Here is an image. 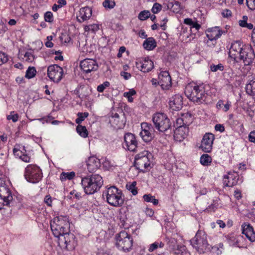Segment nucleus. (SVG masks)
<instances>
[{
  "instance_id": "49530a36",
  "label": "nucleus",
  "mask_w": 255,
  "mask_h": 255,
  "mask_svg": "<svg viewBox=\"0 0 255 255\" xmlns=\"http://www.w3.org/2000/svg\"><path fill=\"white\" fill-rule=\"evenodd\" d=\"M103 5L106 8L111 9L114 7L115 6V2L114 1L110 0H105L103 2Z\"/></svg>"
},
{
  "instance_id": "c85d7f7f",
  "label": "nucleus",
  "mask_w": 255,
  "mask_h": 255,
  "mask_svg": "<svg viewBox=\"0 0 255 255\" xmlns=\"http://www.w3.org/2000/svg\"><path fill=\"white\" fill-rule=\"evenodd\" d=\"M226 238L231 246L237 247H240V242L243 239V236L238 235L234 233L228 235Z\"/></svg>"
},
{
  "instance_id": "e2e57ef3",
  "label": "nucleus",
  "mask_w": 255,
  "mask_h": 255,
  "mask_svg": "<svg viewBox=\"0 0 255 255\" xmlns=\"http://www.w3.org/2000/svg\"><path fill=\"white\" fill-rule=\"evenodd\" d=\"M121 75L123 77L125 80L129 79L131 76L130 73L125 71L121 72Z\"/></svg>"
},
{
  "instance_id": "8fccbe9b",
  "label": "nucleus",
  "mask_w": 255,
  "mask_h": 255,
  "mask_svg": "<svg viewBox=\"0 0 255 255\" xmlns=\"http://www.w3.org/2000/svg\"><path fill=\"white\" fill-rule=\"evenodd\" d=\"M110 85V84L108 81L104 82L103 84L99 85L97 87V91L99 92H103L104 90L107 88Z\"/></svg>"
},
{
  "instance_id": "4d7b16f0",
  "label": "nucleus",
  "mask_w": 255,
  "mask_h": 255,
  "mask_svg": "<svg viewBox=\"0 0 255 255\" xmlns=\"http://www.w3.org/2000/svg\"><path fill=\"white\" fill-rule=\"evenodd\" d=\"M248 16L246 15H244L243 16V19L240 20L239 21V24L240 26L243 27H245L246 25L247 24V20H248Z\"/></svg>"
},
{
  "instance_id": "393cba45",
  "label": "nucleus",
  "mask_w": 255,
  "mask_h": 255,
  "mask_svg": "<svg viewBox=\"0 0 255 255\" xmlns=\"http://www.w3.org/2000/svg\"><path fill=\"white\" fill-rule=\"evenodd\" d=\"M183 98L180 95H175L169 102L170 107L175 111H178L182 108Z\"/></svg>"
},
{
  "instance_id": "58836bf2",
  "label": "nucleus",
  "mask_w": 255,
  "mask_h": 255,
  "mask_svg": "<svg viewBox=\"0 0 255 255\" xmlns=\"http://www.w3.org/2000/svg\"><path fill=\"white\" fill-rule=\"evenodd\" d=\"M144 200L147 202H151L154 205H157L158 204V200L155 198V197L152 196L151 194H145L143 196Z\"/></svg>"
},
{
  "instance_id": "5fc2aeb1",
  "label": "nucleus",
  "mask_w": 255,
  "mask_h": 255,
  "mask_svg": "<svg viewBox=\"0 0 255 255\" xmlns=\"http://www.w3.org/2000/svg\"><path fill=\"white\" fill-rule=\"evenodd\" d=\"M44 19L46 21L51 22L53 19V14L51 12L47 11L44 14Z\"/></svg>"
},
{
  "instance_id": "f8f14e48",
  "label": "nucleus",
  "mask_w": 255,
  "mask_h": 255,
  "mask_svg": "<svg viewBox=\"0 0 255 255\" xmlns=\"http://www.w3.org/2000/svg\"><path fill=\"white\" fill-rule=\"evenodd\" d=\"M255 58V54L252 47L249 45L243 48V51L241 52L238 59L243 60L245 65H250L252 64Z\"/></svg>"
},
{
  "instance_id": "4c0bfd02",
  "label": "nucleus",
  "mask_w": 255,
  "mask_h": 255,
  "mask_svg": "<svg viewBox=\"0 0 255 255\" xmlns=\"http://www.w3.org/2000/svg\"><path fill=\"white\" fill-rule=\"evenodd\" d=\"M77 116L78 118L76 119L75 123L80 125V124L89 116V113L88 112H79L77 113Z\"/></svg>"
},
{
  "instance_id": "0eeeda50",
  "label": "nucleus",
  "mask_w": 255,
  "mask_h": 255,
  "mask_svg": "<svg viewBox=\"0 0 255 255\" xmlns=\"http://www.w3.org/2000/svg\"><path fill=\"white\" fill-rule=\"evenodd\" d=\"M117 247L125 252L129 251L133 245V239L131 235L125 231H122L115 237Z\"/></svg>"
},
{
  "instance_id": "a211bd4d",
  "label": "nucleus",
  "mask_w": 255,
  "mask_h": 255,
  "mask_svg": "<svg viewBox=\"0 0 255 255\" xmlns=\"http://www.w3.org/2000/svg\"><path fill=\"white\" fill-rule=\"evenodd\" d=\"M81 70L86 73L95 71L98 69L97 62L93 59H85L81 61L80 64Z\"/></svg>"
},
{
  "instance_id": "ddd939ff",
  "label": "nucleus",
  "mask_w": 255,
  "mask_h": 255,
  "mask_svg": "<svg viewBox=\"0 0 255 255\" xmlns=\"http://www.w3.org/2000/svg\"><path fill=\"white\" fill-rule=\"evenodd\" d=\"M138 143L135 135L131 133H127L124 136L123 147L130 151L135 152L137 148Z\"/></svg>"
},
{
  "instance_id": "de8ad7c7",
  "label": "nucleus",
  "mask_w": 255,
  "mask_h": 255,
  "mask_svg": "<svg viewBox=\"0 0 255 255\" xmlns=\"http://www.w3.org/2000/svg\"><path fill=\"white\" fill-rule=\"evenodd\" d=\"M59 39L62 43H67L70 42L71 38L69 35L66 33H62L61 36L59 37Z\"/></svg>"
},
{
  "instance_id": "bb28decb",
  "label": "nucleus",
  "mask_w": 255,
  "mask_h": 255,
  "mask_svg": "<svg viewBox=\"0 0 255 255\" xmlns=\"http://www.w3.org/2000/svg\"><path fill=\"white\" fill-rule=\"evenodd\" d=\"M222 34L223 31L217 26L209 28L206 32V36L211 41L219 38Z\"/></svg>"
},
{
  "instance_id": "ea45409f",
  "label": "nucleus",
  "mask_w": 255,
  "mask_h": 255,
  "mask_svg": "<svg viewBox=\"0 0 255 255\" xmlns=\"http://www.w3.org/2000/svg\"><path fill=\"white\" fill-rule=\"evenodd\" d=\"M36 73V70L34 67H29L26 70L25 77L31 79L34 77Z\"/></svg>"
},
{
  "instance_id": "f3484780",
  "label": "nucleus",
  "mask_w": 255,
  "mask_h": 255,
  "mask_svg": "<svg viewBox=\"0 0 255 255\" xmlns=\"http://www.w3.org/2000/svg\"><path fill=\"white\" fill-rule=\"evenodd\" d=\"M215 139L214 135L211 133H206L202 140L200 148L205 152L211 151Z\"/></svg>"
},
{
  "instance_id": "c03bdc74",
  "label": "nucleus",
  "mask_w": 255,
  "mask_h": 255,
  "mask_svg": "<svg viewBox=\"0 0 255 255\" xmlns=\"http://www.w3.org/2000/svg\"><path fill=\"white\" fill-rule=\"evenodd\" d=\"M7 157V152L5 151H3L2 147L0 151V164L3 165L5 164Z\"/></svg>"
},
{
  "instance_id": "7c9ffc66",
  "label": "nucleus",
  "mask_w": 255,
  "mask_h": 255,
  "mask_svg": "<svg viewBox=\"0 0 255 255\" xmlns=\"http://www.w3.org/2000/svg\"><path fill=\"white\" fill-rule=\"evenodd\" d=\"M143 46L147 50H152L156 46V42L153 37L147 38L143 42Z\"/></svg>"
},
{
  "instance_id": "2f4dec72",
  "label": "nucleus",
  "mask_w": 255,
  "mask_h": 255,
  "mask_svg": "<svg viewBox=\"0 0 255 255\" xmlns=\"http://www.w3.org/2000/svg\"><path fill=\"white\" fill-rule=\"evenodd\" d=\"M246 91L250 96H255V78L249 80L246 86Z\"/></svg>"
},
{
  "instance_id": "052dcab7",
  "label": "nucleus",
  "mask_w": 255,
  "mask_h": 255,
  "mask_svg": "<svg viewBox=\"0 0 255 255\" xmlns=\"http://www.w3.org/2000/svg\"><path fill=\"white\" fill-rule=\"evenodd\" d=\"M249 140L255 143V130L252 131L249 135Z\"/></svg>"
},
{
  "instance_id": "5701e85b",
  "label": "nucleus",
  "mask_w": 255,
  "mask_h": 255,
  "mask_svg": "<svg viewBox=\"0 0 255 255\" xmlns=\"http://www.w3.org/2000/svg\"><path fill=\"white\" fill-rule=\"evenodd\" d=\"M101 166V162L99 159L95 156L90 157L87 161V169L89 172L96 171Z\"/></svg>"
},
{
  "instance_id": "a19ab883",
  "label": "nucleus",
  "mask_w": 255,
  "mask_h": 255,
  "mask_svg": "<svg viewBox=\"0 0 255 255\" xmlns=\"http://www.w3.org/2000/svg\"><path fill=\"white\" fill-rule=\"evenodd\" d=\"M135 94L136 91L134 89H130L128 92H125L124 93V96L128 98V102H132L133 101V98L131 96Z\"/></svg>"
},
{
  "instance_id": "6ab92c4d",
  "label": "nucleus",
  "mask_w": 255,
  "mask_h": 255,
  "mask_svg": "<svg viewBox=\"0 0 255 255\" xmlns=\"http://www.w3.org/2000/svg\"><path fill=\"white\" fill-rule=\"evenodd\" d=\"M158 84L162 89L167 90L171 86V78L168 71L160 72L158 75Z\"/></svg>"
},
{
  "instance_id": "79ce46f5",
  "label": "nucleus",
  "mask_w": 255,
  "mask_h": 255,
  "mask_svg": "<svg viewBox=\"0 0 255 255\" xmlns=\"http://www.w3.org/2000/svg\"><path fill=\"white\" fill-rule=\"evenodd\" d=\"M150 16V13L148 10H143L141 11L138 15V18L140 20H145Z\"/></svg>"
},
{
  "instance_id": "7ed1b4c3",
  "label": "nucleus",
  "mask_w": 255,
  "mask_h": 255,
  "mask_svg": "<svg viewBox=\"0 0 255 255\" xmlns=\"http://www.w3.org/2000/svg\"><path fill=\"white\" fill-rule=\"evenodd\" d=\"M53 235L57 238L70 232V224L66 217H56L50 223Z\"/></svg>"
},
{
  "instance_id": "6e6552de",
  "label": "nucleus",
  "mask_w": 255,
  "mask_h": 255,
  "mask_svg": "<svg viewBox=\"0 0 255 255\" xmlns=\"http://www.w3.org/2000/svg\"><path fill=\"white\" fill-rule=\"evenodd\" d=\"M24 177L27 181L37 183L42 179V171L36 165L29 164L25 169Z\"/></svg>"
},
{
  "instance_id": "bf43d9fd",
  "label": "nucleus",
  "mask_w": 255,
  "mask_h": 255,
  "mask_svg": "<svg viewBox=\"0 0 255 255\" xmlns=\"http://www.w3.org/2000/svg\"><path fill=\"white\" fill-rule=\"evenodd\" d=\"M44 202L48 206H51L52 205V199L51 197L49 195H46L44 198Z\"/></svg>"
},
{
  "instance_id": "2eb2a0df",
  "label": "nucleus",
  "mask_w": 255,
  "mask_h": 255,
  "mask_svg": "<svg viewBox=\"0 0 255 255\" xmlns=\"http://www.w3.org/2000/svg\"><path fill=\"white\" fill-rule=\"evenodd\" d=\"M247 45L240 40H237L232 43L229 50V56L234 59L235 60L237 61L239 57L240 56L241 52L243 51V48Z\"/></svg>"
},
{
  "instance_id": "3c124183",
  "label": "nucleus",
  "mask_w": 255,
  "mask_h": 255,
  "mask_svg": "<svg viewBox=\"0 0 255 255\" xmlns=\"http://www.w3.org/2000/svg\"><path fill=\"white\" fill-rule=\"evenodd\" d=\"M24 58L25 60L28 62H32L34 59V56L30 52H26L24 55Z\"/></svg>"
},
{
  "instance_id": "412c9836",
  "label": "nucleus",
  "mask_w": 255,
  "mask_h": 255,
  "mask_svg": "<svg viewBox=\"0 0 255 255\" xmlns=\"http://www.w3.org/2000/svg\"><path fill=\"white\" fill-rule=\"evenodd\" d=\"M192 117L191 115L188 114H183L181 117L177 118L174 125V128L188 127L192 122Z\"/></svg>"
},
{
  "instance_id": "603ef678",
  "label": "nucleus",
  "mask_w": 255,
  "mask_h": 255,
  "mask_svg": "<svg viewBox=\"0 0 255 255\" xmlns=\"http://www.w3.org/2000/svg\"><path fill=\"white\" fill-rule=\"evenodd\" d=\"M161 5L158 3L156 2L153 4L151 9V11L153 13H157L161 10Z\"/></svg>"
},
{
  "instance_id": "4be33fe9",
  "label": "nucleus",
  "mask_w": 255,
  "mask_h": 255,
  "mask_svg": "<svg viewBox=\"0 0 255 255\" xmlns=\"http://www.w3.org/2000/svg\"><path fill=\"white\" fill-rule=\"evenodd\" d=\"M242 233L251 242L255 241V232L253 227L249 224L244 223L242 225Z\"/></svg>"
},
{
  "instance_id": "4468645a",
  "label": "nucleus",
  "mask_w": 255,
  "mask_h": 255,
  "mask_svg": "<svg viewBox=\"0 0 255 255\" xmlns=\"http://www.w3.org/2000/svg\"><path fill=\"white\" fill-rule=\"evenodd\" d=\"M142 130L140 135L143 140L145 142H149L152 140L154 136V129L151 124L146 123L141 125Z\"/></svg>"
},
{
  "instance_id": "c9c22d12",
  "label": "nucleus",
  "mask_w": 255,
  "mask_h": 255,
  "mask_svg": "<svg viewBox=\"0 0 255 255\" xmlns=\"http://www.w3.org/2000/svg\"><path fill=\"white\" fill-rule=\"evenodd\" d=\"M75 176L74 172L72 171L70 172H62L60 176V179L62 181H65L66 180H71Z\"/></svg>"
},
{
  "instance_id": "20e7f679",
  "label": "nucleus",
  "mask_w": 255,
  "mask_h": 255,
  "mask_svg": "<svg viewBox=\"0 0 255 255\" xmlns=\"http://www.w3.org/2000/svg\"><path fill=\"white\" fill-rule=\"evenodd\" d=\"M106 196L107 202L111 206L114 207H121L124 203V196L122 191L115 186L108 188L106 191L103 192V195Z\"/></svg>"
},
{
  "instance_id": "c756f323",
  "label": "nucleus",
  "mask_w": 255,
  "mask_h": 255,
  "mask_svg": "<svg viewBox=\"0 0 255 255\" xmlns=\"http://www.w3.org/2000/svg\"><path fill=\"white\" fill-rule=\"evenodd\" d=\"M167 6L168 9L175 13H178L181 9L180 3L175 0H169L167 3Z\"/></svg>"
},
{
  "instance_id": "680f3d73",
  "label": "nucleus",
  "mask_w": 255,
  "mask_h": 255,
  "mask_svg": "<svg viewBox=\"0 0 255 255\" xmlns=\"http://www.w3.org/2000/svg\"><path fill=\"white\" fill-rule=\"evenodd\" d=\"M159 243L155 242L150 245L148 251L150 252H153L154 250L156 249L158 247Z\"/></svg>"
},
{
  "instance_id": "b1692460",
  "label": "nucleus",
  "mask_w": 255,
  "mask_h": 255,
  "mask_svg": "<svg viewBox=\"0 0 255 255\" xmlns=\"http://www.w3.org/2000/svg\"><path fill=\"white\" fill-rule=\"evenodd\" d=\"M189 132L188 127L176 128L174 130V137L175 140L182 141L186 137Z\"/></svg>"
},
{
  "instance_id": "e433bc0d",
  "label": "nucleus",
  "mask_w": 255,
  "mask_h": 255,
  "mask_svg": "<svg viewBox=\"0 0 255 255\" xmlns=\"http://www.w3.org/2000/svg\"><path fill=\"white\" fill-rule=\"evenodd\" d=\"M76 130L79 134L82 137L85 138L88 136V132L85 126L78 125L76 128Z\"/></svg>"
},
{
  "instance_id": "6e6d98bb",
  "label": "nucleus",
  "mask_w": 255,
  "mask_h": 255,
  "mask_svg": "<svg viewBox=\"0 0 255 255\" xmlns=\"http://www.w3.org/2000/svg\"><path fill=\"white\" fill-rule=\"evenodd\" d=\"M7 60V56L5 53L0 51V65L6 63Z\"/></svg>"
},
{
  "instance_id": "423d86ee",
  "label": "nucleus",
  "mask_w": 255,
  "mask_h": 255,
  "mask_svg": "<svg viewBox=\"0 0 255 255\" xmlns=\"http://www.w3.org/2000/svg\"><path fill=\"white\" fill-rule=\"evenodd\" d=\"M152 120L155 128L159 131L171 133V123L165 114L157 113L153 115Z\"/></svg>"
},
{
  "instance_id": "1a4fd4ad",
  "label": "nucleus",
  "mask_w": 255,
  "mask_h": 255,
  "mask_svg": "<svg viewBox=\"0 0 255 255\" xmlns=\"http://www.w3.org/2000/svg\"><path fill=\"white\" fill-rule=\"evenodd\" d=\"M147 152L137 154L135 157L134 166L140 172H145L150 167V162L146 155Z\"/></svg>"
},
{
  "instance_id": "f03ea898",
  "label": "nucleus",
  "mask_w": 255,
  "mask_h": 255,
  "mask_svg": "<svg viewBox=\"0 0 255 255\" xmlns=\"http://www.w3.org/2000/svg\"><path fill=\"white\" fill-rule=\"evenodd\" d=\"M81 184L86 194H93L101 188L103 180L99 174H92L82 178Z\"/></svg>"
},
{
  "instance_id": "774afa93",
  "label": "nucleus",
  "mask_w": 255,
  "mask_h": 255,
  "mask_svg": "<svg viewBox=\"0 0 255 255\" xmlns=\"http://www.w3.org/2000/svg\"><path fill=\"white\" fill-rule=\"evenodd\" d=\"M96 255H109V254L104 249H98Z\"/></svg>"
},
{
  "instance_id": "09e8293b",
  "label": "nucleus",
  "mask_w": 255,
  "mask_h": 255,
  "mask_svg": "<svg viewBox=\"0 0 255 255\" xmlns=\"http://www.w3.org/2000/svg\"><path fill=\"white\" fill-rule=\"evenodd\" d=\"M99 26L97 24H90L89 25H87L85 27V31H92L93 32H95L99 29Z\"/></svg>"
},
{
  "instance_id": "f257e3e1",
  "label": "nucleus",
  "mask_w": 255,
  "mask_h": 255,
  "mask_svg": "<svg viewBox=\"0 0 255 255\" xmlns=\"http://www.w3.org/2000/svg\"><path fill=\"white\" fill-rule=\"evenodd\" d=\"M185 94L190 101L198 104L205 102L207 96L204 86L195 83H189L186 85Z\"/></svg>"
},
{
  "instance_id": "a878e982",
  "label": "nucleus",
  "mask_w": 255,
  "mask_h": 255,
  "mask_svg": "<svg viewBox=\"0 0 255 255\" xmlns=\"http://www.w3.org/2000/svg\"><path fill=\"white\" fill-rule=\"evenodd\" d=\"M238 180L239 177L236 173H229L224 176V184L227 187H233L237 184Z\"/></svg>"
},
{
  "instance_id": "9b49d317",
  "label": "nucleus",
  "mask_w": 255,
  "mask_h": 255,
  "mask_svg": "<svg viewBox=\"0 0 255 255\" xmlns=\"http://www.w3.org/2000/svg\"><path fill=\"white\" fill-rule=\"evenodd\" d=\"M63 74V69L56 64L50 65L47 68L48 76L54 82H59L62 79Z\"/></svg>"
},
{
  "instance_id": "69168bd1",
  "label": "nucleus",
  "mask_w": 255,
  "mask_h": 255,
  "mask_svg": "<svg viewBox=\"0 0 255 255\" xmlns=\"http://www.w3.org/2000/svg\"><path fill=\"white\" fill-rule=\"evenodd\" d=\"M222 14L224 17H228L232 15V12L229 9H225L222 12Z\"/></svg>"
},
{
  "instance_id": "864d4df0",
  "label": "nucleus",
  "mask_w": 255,
  "mask_h": 255,
  "mask_svg": "<svg viewBox=\"0 0 255 255\" xmlns=\"http://www.w3.org/2000/svg\"><path fill=\"white\" fill-rule=\"evenodd\" d=\"M136 182H133L129 186L128 190L132 193L133 195L137 194V190L135 187Z\"/></svg>"
},
{
  "instance_id": "0e129e2a",
  "label": "nucleus",
  "mask_w": 255,
  "mask_h": 255,
  "mask_svg": "<svg viewBox=\"0 0 255 255\" xmlns=\"http://www.w3.org/2000/svg\"><path fill=\"white\" fill-rule=\"evenodd\" d=\"M215 129L216 130L220 131V132H223L225 130L224 126L221 124H217L215 126Z\"/></svg>"
},
{
  "instance_id": "13d9d810",
  "label": "nucleus",
  "mask_w": 255,
  "mask_h": 255,
  "mask_svg": "<svg viewBox=\"0 0 255 255\" xmlns=\"http://www.w3.org/2000/svg\"><path fill=\"white\" fill-rule=\"evenodd\" d=\"M248 7L251 10L255 9V0H246Z\"/></svg>"
},
{
  "instance_id": "37998d69",
  "label": "nucleus",
  "mask_w": 255,
  "mask_h": 255,
  "mask_svg": "<svg viewBox=\"0 0 255 255\" xmlns=\"http://www.w3.org/2000/svg\"><path fill=\"white\" fill-rule=\"evenodd\" d=\"M224 69V65L221 63H219L218 65L213 64L210 66V70L212 72H216L218 71H223Z\"/></svg>"
},
{
  "instance_id": "a18cd8bd",
  "label": "nucleus",
  "mask_w": 255,
  "mask_h": 255,
  "mask_svg": "<svg viewBox=\"0 0 255 255\" xmlns=\"http://www.w3.org/2000/svg\"><path fill=\"white\" fill-rule=\"evenodd\" d=\"M18 115L15 113L14 111L10 112V115L7 116V120H11L13 122L15 123L17 121L18 119Z\"/></svg>"
},
{
  "instance_id": "9d476101",
  "label": "nucleus",
  "mask_w": 255,
  "mask_h": 255,
  "mask_svg": "<svg viewBox=\"0 0 255 255\" xmlns=\"http://www.w3.org/2000/svg\"><path fill=\"white\" fill-rule=\"evenodd\" d=\"M110 122L113 127L117 128H123L126 123L125 113L122 109H118L117 112L112 113Z\"/></svg>"
},
{
  "instance_id": "39448f33",
  "label": "nucleus",
  "mask_w": 255,
  "mask_h": 255,
  "mask_svg": "<svg viewBox=\"0 0 255 255\" xmlns=\"http://www.w3.org/2000/svg\"><path fill=\"white\" fill-rule=\"evenodd\" d=\"M190 242L193 247L200 254L205 253L210 250V246L207 239V234L204 231L198 230Z\"/></svg>"
},
{
  "instance_id": "cd10ccee",
  "label": "nucleus",
  "mask_w": 255,
  "mask_h": 255,
  "mask_svg": "<svg viewBox=\"0 0 255 255\" xmlns=\"http://www.w3.org/2000/svg\"><path fill=\"white\" fill-rule=\"evenodd\" d=\"M91 15V9L88 6H85L80 8L79 14L77 16V18L78 21L80 22H82L89 19Z\"/></svg>"
},
{
  "instance_id": "f704fd0d",
  "label": "nucleus",
  "mask_w": 255,
  "mask_h": 255,
  "mask_svg": "<svg viewBox=\"0 0 255 255\" xmlns=\"http://www.w3.org/2000/svg\"><path fill=\"white\" fill-rule=\"evenodd\" d=\"M212 161V157L207 154H203L200 157V163L204 166L209 165Z\"/></svg>"
},
{
  "instance_id": "72a5a7b5",
  "label": "nucleus",
  "mask_w": 255,
  "mask_h": 255,
  "mask_svg": "<svg viewBox=\"0 0 255 255\" xmlns=\"http://www.w3.org/2000/svg\"><path fill=\"white\" fill-rule=\"evenodd\" d=\"M13 153L15 155L18 156L19 158L25 162H29L30 160V158L27 154H22V152L19 150H18L16 148H14L13 149Z\"/></svg>"
},
{
  "instance_id": "338daca9",
  "label": "nucleus",
  "mask_w": 255,
  "mask_h": 255,
  "mask_svg": "<svg viewBox=\"0 0 255 255\" xmlns=\"http://www.w3.org/2000/svg\"><path fill=\"white\" fill-rule=\"evenodd\" d=\"M224 108L223 111L224 112H227L229 110L231 106V102L229 101H227V102L225 104H223Z\"/></svg>"
},
{
  "instance_id": "dca6fc26",
  "label": "nucleus",
  "mask_w": 255,
  "mask_h": 255,
  "mask_svg": "<svg viewBox=\"0 0 255 255\" xmlns=\"http://www.w3.org/2000/svg\"><path fill=\"white\" fill-rule=\"evenodd\" d=\"M75 238L74 234L69 232L58 238V243L60 245L64 244L67 250H71L74 249L76 246Z\"/></svg>"
},
{
  "instance_id": "473e14b6",
  "label": "nucleus",
  "mask_w": 255,
  "mask_h": 255,
  "mask_svg": "<svg viewBox=\"0 0 255 255\" xmlns=\"http://www.w3.org/2000/svg\"><path fill=\"white\" fill-rule=\"evenodd\" d=\"M173 254L175 255H190V253L187 251L185 246L176 245L173 248Z\"/></svg>"
},
{
  "instance_id": "aec40b11",
  "label": "nucleus",
  "mask_w": 255,
  "mask_h": 255,
  "mask_svg": "<svg viewBox=\"0 0 255 255\" xmlns=\"http://www.w3.org/2000/svg\"><path fill=\"white\" fill-rule=\"evenodd\" d=\"M136 65L141 71L144 73L148 72L153 68V62L148 57H146L137 62Z\"/></svg>"
}]
</instances>
